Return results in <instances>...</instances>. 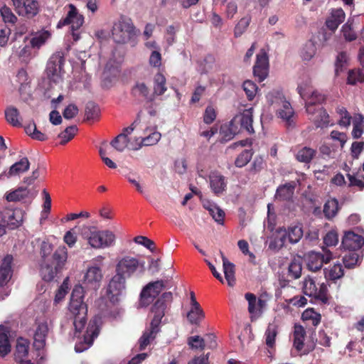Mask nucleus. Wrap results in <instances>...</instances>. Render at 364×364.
<instances>
[{"label":"nucleus","instance_id":"1","mask_svg":"<svg viewBox=\"0 0 364 364\" xmlns=\"http://www.w3.org/2000/svg\"><path fill=\"white\" fill-rule=\"evenodd\" d=\"M269 109L276 112L277 116L291 125L293 122L294 110L282 92L279 90H272L266 96Z\"/></svg>","mask_w":364,"mask_h":364},{"label":"nucleus","instance_id":"2","mask_svg":"<svg viewBox=\"0 0 364 364\" xmlns=\"http://www.w3.org/2000/svg\"><path fill=\"white\" fill-rule=\"evenodd\" d=\"M84 290L82 286L75 287L71 294L69 311L73 316V325L76 331H80L85 323L87 307L83 302Z\"/></svg>","mask_w":364,"mask_h":364},{"label":"nucleus","instance_id":"3","mask_svg":"<svg viewBox=\"0 0 364 364\" xmlns=\"http://www.w3.org/2000/svg\"><path fill=\"white\" fill-rule=\"evenodd\" d=\"M145 272V262L136 257L124 255L117 259L115 274L127 279Z\"/></svg>","mask_w":364,"mask_h":364},{"label":"nucleus","instance_id":"4","mask_svg":"<svg viewBox=\"0 0 364 364\" xmlns=\"http://www.w3.org/2000/svg\"><path fill=\"white\" fill-rule=\"evenodd\" d=\"M82 237L93 248L104 249L114 245L116 236L109 230H97L92 227H85L82 232Z\"/></svg>","mask_w":364,"mask_h":364},{"label":"nucleus","instance_id":"5","mask_svg":"<svg viewBox=\"0 0 364 364\" xmlns=\"http://www.w3.org/2000/svg\"><path fill=\"white\" fill-rule=\"evenodd\" d=\"M113 40L117 43H126L135 36V27L129 18H120L116 21L112 29Z\"/></svg>","mask_w":364,"mask_h":364},{"label":"nucleus","instance_id":"6","mask_svg":"<svg viewBox=\"0 0 364 364\" xmlns=\"http://www.w3.org/2000/svg\"><path fill=\"white\" fill-rule=\"evenodd\" d=\"M52 329V324L48 322L47 320L38 322L33 332V348L38 351L37 356L39 357L38 364H41L44 359L43 353L41 352L43 350L46 344V339L48 334Z\"/></svg>","mask_w":364,"mask_h":364},{"label":"nucleus","instance_id":"7","mask_svg":"<svg viewBox=\"0 0 364 364\" xmlns=\"http://www.w3.org/2000/svg\"><path fill=\"white\" fill-rule=\"evenodd\" d=\"M83 23V16L78 12L74 5L70 4L69 11H68L66 17L59 21L58 27H61L64 25H70L73 40L77 41L80 38L81 27Z\"/></svg>","mask_w":364,"mask_h":364},{"label":"nucleus","instance_id":"8","mask_svg":"<svg viewBox=\"0 0 364 364\" xmlns=\"http://www.w3.org/2000/svg\"><path fill=\"white\" fill-rule=\"evenodd\" d=\"M172 301L173 294L171 291H165L158 297L151 308V312L153 314L151 326H160L161 320Z\"/></svg>","mask_w":364,"mask_h":364},{"label":"nucleus","instance_id":"9","mask_svg":"<svg viewBox=\"0 0 364 364\" xmlns=\"http://www.w3.org/2000/svg\"><path fill=\"white\" fill-rule=\"evenodd\" d=\"M172 301L173 294L171 291H165L158 297L151 308V312L153 314L151 326H160L161 320Z\"/></svg>","mask_w":364,"mask_h":364},{"label":"nucleus","instance_id":"10","mask_svg":"<svg viewBox=\"0 0 364 364\" xmlns=\"http://www.w3.org/2000/svg\"><path fill=\"white\" fill-rule=\"evenodd\" d=\"M100 324L101 318L100 316H95L90 321L83 338H80L75 344V350L77 353H82L92 345L94 339L99 334Z\"/></svg>","mask_w":364,"mask_h":364},{"label":"nucleus","instance_id":"11","mask_svg":"<svg viewBox=\"0 0 364 364\" xmlns=\"http://www.w3.org/2000/svg\"><path fill=\"white\" fill-rule=\"evenodd\" d=\"M303 291L306 296L313 297L321 304H326L328 301L327 285L321 283L318 287L315 281L310 277H306L303 282Z\"/></svg>","mask_w":364,"mask_h":364},{"label":"nucleus","instance_id":"12","mask_svg":"<svg viewBox=\"0 0 364 364\" xmlns=\"http://www.w3.org/2000/svg\"><path fill=\"white\" fill-rule=\"evenodd\" d=\"M168 281L156 280L148 283L140 294V306L146 307L152 303L159 294L166 289Z\"/></svg>","mask_w":364,"mask_h":364},{"label":"nucleus","instance_id":"13","mask_svg":"<svg viewBox=\"0 0 364 364\" xmlns=\"http://www.w3.org/2000/svg\"><path fill=\"white\" fill-rule=\"evenodd\" d=\"M64 63L65 59L61 52H57L50 56L47 63L46 73L51 81L57 83L62 80Z\"/></svg>","mask_w":364,"mask_h":364},{"label":"nucleus","instance_id":"14","mask_svg":"<svg viewBox=\"0 0 364 364\" xmlns=\"http://www.w3.org/2000/svg\"><path fill=\"white\" fill-rule=\"evenodd\" d=\"M333 258L331 252L326 247L322 248V252H310L305 257L308 269L312 272L319 270L324 263L329 262Z\"/></svg>","mask_w":364,"mask_h":364},{"label":"nucleus","instance_id":"15","mask_svg":"<svg viewBox=\"0 0 364 364\" xmlns=\"http://www.w3.org/2000/svg\"><path fill=\"white\" fill-rule=\"evenodd\" d=\"M126 288V279L115 274L111 279L107 289V295L113 304L118 302Z\"/></svg>","mask_w":364,"mask_h":364},{"label":"nucleus","instance_id":"16","mask_svg":"<svg viewBox=\"0 0 364 364\" xmlns=\"http://www.w3.org/2000/svg\"><path fill=\"white\" fill-rule=\"evenodd\" d=\"M23 221V212L20 209H8L2 213V222L0 224V236L5 233V225L14 228L21 225Z\"/></svg>","mask_w":364,"mask_h":364},{"label":"nucleus","instance_id":"17","mask_svg":"<svg viewBox=\"0 0 364 364\" xmlns=\"http://www.w3.org/2000/svg\"><path fill=\"white\" fill-rule=\"evenodd\" d=\"M102 279V270L99 267L92 266L87 269L83 279V285L88 289L97 290Z\"/></svg>","mask_w":364,"mask_h":364},{"label":"nucleus","instance_id":"18","mask_svg":"<svg viewBox=\"0 0 364 364\" xmlns=\"http://www.w3.org/2000/svg\"><path fill=\"white\" fill-rule=\"evenodd\" d=\"M30 342L22 337L16 340L14 359L18 364H34L28 359Z\"/></svg>","mask_w":364,"mask_h":364},{"label":"nucleus","instance_id":"19","mask_svg":"<svg viewBox=\"0 0 364 364\" xmlns=\"http://www.w3.org/2000/svg\"><path fill=\"white\" fill-rule=\"evenodd\" d=\"M269 67V59L266 51L262 49L257 55V60L253 68L254 75L258 77L260 82L263 81L267 76Z\"/></svg>","mask_w":364,"mask_h":364},{"label":"nucleus","instance_id":"20","mask_svg":"<svg viewBox=\"0 0 364 364\" xmlns=\"http://www.w3.org/2000/svg\"><path fill=\"white\" fill-rule=\"evenodd\" d=\"M364 245V238L353 231H348L342 239V246L349 250H356Z\"/></svg>","mask_w":364,"mask_h":364},{"label":"nucleus","instance_id":"21","mask_svg":"<svg viewBox=\"0 0 364 364\" xmlns=\"http://www.w3.org/2000/svg\"><path fill=\"white\" fill-rule=\"evenodd\" d=\"M13 257L10 255H6L0 261V286L6 285L11 279Z\"/></svg>","mask_w":364,"mask_h":364},{"label":"nucleus","instance_id":"22","mask_svg":"<svg viewBox=\"0 0 364 364\" xmlns=\"http://www.w3.org/2000/svg\"><path fill=\"white\" fill-rule=\"evenodd\" d=\"M209 184L211 191L217 196L222 194L226 189L225 178L218 171H212L209 175Z\"/></svg>","mask_w":364,"mask_h":364},{"label":"nucleus","instance_id":"23","mask_svg":"<svg viewBox=\"0 0 364 364\" xmlns=\"http://www.w3.org/2000/svg\"><path fill=\"white\" fill-rule=\"evenodd\" d=\"M159 331L160 326H151L150 323L149 327L145 329L139 339V349L140 350L146 349L154 341Z\"/></svg>","mask_w":364,"mask_h":364},{"label":"nucleus","instance_id":"24","mask_svg":"<svg viewBox=\"0 0 364 364\" xmlns=\"http://www.w3.org/2000/svg\"><path fill=\"white\" fill-rule=\"evenodd\" d=\"M132 94L139 100L149 102L154 100V95L150 92L149 88L144 82H136L132 90Z\"/></svg>","mask_w":364,"mask_h":364},{"label":"nucleus","instance_id":"25","mask_svg":"<svg viewBox=\"0 0 364 364\" xmlns=\"http://www.w3.org/2000/svg\"><path fill=\"white\" fill-rule=\"evenodd\" d=\"M309 119L314 122L317 128H324L330 125L329 115L327 112L321 107L316 108L314 114H309Z\"/></svg>","mask_w":364,"mask_h":364},{"label":"nucleus","instance_id":"26","mask_svg":"<svg viewBox=\"0 0 364 364\" xmlns=\"http://www.w3.org/2000/svg\"><path fill=\"white\" fill-rule=\"evenodd\" d=\"M37 192L27 188H19L6 196L8 201H20L25 199L31 200L36 196Z\"/></svg>","mask_w":364,"mask_h":364},{"label":"nucleus","instance_id":"27","mask_svg":"<svg viewBox=\"0 0 364 364\" xmlns=\"http://www.w3.org/2000/svg\"><path fill=\"white\" fill-rule=\"evenodd\" d=\"M234 122L235 123H240L241 128L245 129L248 133H253L252 108L245 109L242 113L237 115L234 119Z\"/></svg>","mask_w":364,"mask_h":364},{"label":"nucleus","instance_id":"28","mask_svg":"<svg viewBox=\"0 0 364 364\" xmlns=\"http://www.w3.org/2000/svg\"><path fill=\"white\" fill-rule=\"evenodd\" d=\"M16 12L20 16L33 17L38 12V3L36 0H24Z\"/></svg>","mask_w":364,"mask_h":364},{"label":"nucleus","instance_id":"29","mask_svg":"<svg viewBox=\"0 0 364 364\" xmlns=\"http://www.w3.org/2000/svg\"><path fill=\"white\" fill-rule=\"evenodd\" d=\"M346 14L342 9H337L333 10L331 16L326 21V26L331 31L334 32L338 26L345 20Z\"/></svg>","mask_w":364,"mask_h":364},{"label":"nucleus","instance_id":"30","mask_svg":"<svg viewBox=\"0 0 364 364\" xmlns=\"http://www.w3.org/2000/svg\"><path fill=\"white\" fill-rule=\"evenodd\" d=\"M220 255L223 260V272L225 279L228 286L233 287L235 284V265L227 259L222 251H220Z\"/></svg>","mask_w":364,"mask_h":364},{"label":"nucleus","instance_id":"31","mask_svg":"<svg viewBox=\"0 0 364 364\" xmlns=\"http://www.w3.org/2000/svg\"><path fill=\"white\" fill-rule=\"evenodd\" d=\"M30 163L27 157H23L18 161L14 163L7 172V178L18 176L29 169Z\"/></svg>","mask_w":364,"mask_h":364},{"label":"nucleus","instance_id":"32","mask_svg":"<svg viewBox=\"0 0 364 364\" xmlns=\"http://www.w3.org/2000/svg\"><path fill=\"white\" fill-rule=\"evenodd\" d=\"M60 270L53 262L50 264L44 260L41 264L40 273L43 280L50 282L55 278Z\"/></svg>","mask_w":364,"mask_h":364},{"label":"nucleus","instance_id":"33","mask_svg":"<svg viewBox=\"0 0 364 364\" xmlns=\"http://www.w3.org/2000/svg\"><path fill=\"white\" fill-rule=\"evenodd\" d=\"M304 100L307 113L314 114V110L317 108L316 105L322 103L325 100V97L318 91L314 90Z\"/></svg>","mask_w":364,"mask_h":364},{"label":"nucleus","instance_id":"34","mask_svg":"<svg viewBox=\"0 0 364 364\" xmlns=\"http://www.w3.org/2000/svg\"><path fill=\"white\" fill-rule=\"evenodd\" d=\"M51 33L48 31L42 30L32 34L29 41L31 48L38 49L50 38Z\"/></svg>","mask_w":364,"mask_h":364},{"label":"nucleus","instance_id":"35","mask_svg":"<svg viewBox=\"0 0 364 364\" xmlns=\"http://www.w3.org/2000/svg\"><path fill=\"white\" fill-rule=\"evenodd\" d=\"M144 136L142 137V144L144 146H153L156 144L161 139V134L156 131V128L147 127L144 130Z\"/></svg>","mask_w":364,"mask_h":364},{"label":"nucleus","instance_id":"36","mask_svg":"<svg viewBox=\"0 0 364 364\" xmlns=\"http://www.w3.org/2000/svg\"><path fill=\"white\" fill-rule=\"evenodd\" d=\"M9 331L0 326V356L4 357L11 352V344L9 338Z\"/></svg>","mask_w":364,"mask_h":364},{"label":"nucleus","instance_id":"37","mask_svg":"<svg viewBox=\"0 0 364 364\" xmlns=\"http://www.w3.org/2000/svg\"><path fill=\"white\" fill-rule=\"evenodd\" d=\"M352 124V137L353 139L360 138L364 132V115L360 113L355 114L353 116Z\"/></svg>","mask_w":364,"mask_h":364},{"label":"nucleus","instance_id":"38","mask_svg":"<svg viewBox=\"0 0 364 364\" xmlns=\"http://www.w3.org/2000/svg\"><path fill=\"white\" fill-rule=\"evenodd\" d=\"M187 319L193 325H198L205 318V313L200 304L191 306L187 313Z\"/></svg>","mask_w":364,"mask_h":364},{"label":"nucleus","instance_id":"39","mask_svg":"<svg viewBox=\"0 0 364 364\" xmlns=\"http://www.w3.org/2000/svg\"><path fill=\"white\" fill-rule=\"evenodd\" d=\"M245 298L248 302V311L251 316H256L259 314V308H261L264 304V301L261 299H257L256 296L252 293H246Z\"/></svg>","mask_w":364,"mask_h":364},{"label":"nucleus","instance_id":"40","mask_svg":"<svg viewBox=\"0 0 364 364\" xmlns=\"http://www.w3.org/2000/svg\"><path fill=\"white\" fill-rule=\"evenodd\" d=\"M306 331L301 325H295L294 331V347L298 352L305 353L304 350Z\"/></svg>","mask_w":364,"mask_h":364},{"label":"nucleus","instance_id":"41","mask_svg":"<svg viewBox=\"0 0 364 364\" xmlns=\"http://www.w3.org/2000/svg\"><path fill=\"white\" fill-rule=\"evenodd\" d=\"M5 118L7 122L14 127L22 126L23 119L15 107L10 106L5 109Z\"/></svg>","mask_w":364,"mask_h":364},{"label":"nucleus","instance_id":"42","mask_svg":"<svg viewBox=\"0 0 364 364\" xmlns=\"http://www.w3.org/2000/svg\"><path fill=\"white\" fill-rule=\"evenodd\" d=\"M153 89L154 92L152 93V95H154V97L155 95H162L167 90L166 77L161 73H156L154 77Z\"/></svg>","mask_w":364,"mask_h":364},{"label":"nucleus","instance_id":"43","mask_svg":"<svg viewBox=\"0 0 364 364\" xmlns=\"http://www.w3.org/2000/svg\"><path fill=\"white\" fill-rule=\"evenodd\" d=\"M284 232L282 237L287 236L291 244L297 243L303 236V230L300 225H291L287 230H284Z\"/></svg>","mask_w":364,"mask_h":364},{"label":"nucleus","instance_id":"44","mask_svg":"<svg viewBox=\"0 0 364 364\" xmlns=\"http://www.w3.org/2000/svg\"><path fill=\"white\" fill-rule=\"evenodd\" d=\"M324 276L327 280L335 281L341 278L343 274V269L340 263L334 264L328 268L324 269Z\"/></svg>","mask_w":364,"mask_h":364},{"label":"nucleus","instance_id":"45","mask_svg":"<svg viewBox=\"0 0 364 364\" xmlns=\"http://www.w3.org/2000/svg\"><path fill=\"white\" fill-rule=\"evenodd\" d=\"M338 210V201L336 198H331L325 203L323 214L327 219L331 220L337 215Z\"/></svg>","mask_w":364,"mask_h":364},{"label":"nucleus","instance_id":"46","mask_svg":"<svg viewBox=\"0 0 364 364\" xmlns=\"http://www.w3.org/2000/svg\"><path fill=\"white\" fill-rule=\"evenodd\" d=\"M336 112L339 117L338 124L340 127L348 128L351 123L353 117L350 114L346 107L342 106H338L336 109Z\"/></svg>","mask_w":364,"mask_h":364},{"label":"nucleus","instance_id":"47","mask_svg":"<svg viewBox=\"0 0 364 364\" xmlns=\"http://www.w3.org/2000/svg\"><path fill=\"white\" fill-rule=\"evenodd\" d=\"M68 259V250L65 246L59 247L53 255V263L61 269Z\"/></svg>","mask_w":364,"mask_h":364},{"label":"nucleus","instance_id":"48","mask_svg":"<svg viewBox=\"0 0 364 364\" xmlns=\"http://www.w3.org/2000/svg\"><path fill=\"white\" fill-rule=\"evenodd\" d=\"M204 208L207 209L210 214L212 215L213 218L218 223L221 224L223 222L225 213L224 211L218 207L215 204H213L210 203H205Z\"/></svg>","mask_w":364,"mask_h":364},{"label":"nucleus","instance_id":"49","mask_svg":"<svg viewBox=\"0 0 364 364\" xmlns=\"http://www.w3.org/2000/svg\"><path fill=\"white\" fill-rule=\"evenodd\" d=\"M297 91L303 100H306L308 95L314 91L311 79L307 77L302 80L298 85Z\"/></svg>","mask_w":364,"mask_h":364},{"label":"nucleus","instance_id":"50","mask_svg":"<svg viewBox=\"0 0 364 364\" xmlns=\"http://www.w3.org/2000/svg\"><path fill=\"white\" fill-rule=\"evenodd\" d=\"M316 47L315 43L309 41L302 47L300 55L304 60H310L316 54Z\"/></svg>","mask_w":364,"mask_h":364},{"label":"nucleus","instance_id":"51","mask_svg":"<svg viewBox=\"0 0 364 364\" xmlns=\"http://www.w3.org/2000/svg\"><path fill=\"white\" fill-rule=\"evenodd\" d=\"M302 271L301 262L299 259H293L289 265V275L293 279H298L301 277Z\"/></svg>","mask_w":364,"mask_h":364},{"label":"nucleus","instance_id":"52","mask_svg":"<svg viewBox=\"0 0 364 364\" xmlns=\"http://www.w3.org/2000/svg\"><path fill=\"white\" fill-rule=\"evenodd\" d=\"M294 189V186L291 185L282 186L277 188L276 197L281 200H289L292 197Z\"/></svg>","mask_w":364,"mask_h":364},{"label":"nucleus","instance_id":"53","mask_svg":"<svg viewBox=\"0 0 364 364\" xmlns=\"http://www.w3.org/2000/svg\"><path fill=\"white\" fill-rule=\"evenodd\" d=\"M301 318L304 321H311L313 326H317L321 321L320 314L316 312L313 309H306L301 315Z\"/></svg>","mask_w":364,"mask_h":364},{"label":"nucleus","instance_id":"54","mask_svg":"<svg viewBox=\"0 0 364 364\" xmlns=\"http://www.w3.org/2000/svg\"><path fill=\"white\" fill-rule=\"evenodd\" d=\"M316 151L313 149L304 147L296 154L298 161L309 163L314 156Z\"/></svg>","mask_w":364,"mask_h":364},{"label":"nucleus","instance_id":"55","mask_svg":"<svg viewBox=\"0 0 364 364\" xmlns=\"http://www.w3.org/2000/svg\"><path fill=\"white\" fill-rule=\"evenodd\" d=\"M129 138H126L120 134L115 137L111 142V145L118 151H123L126 148H129Z\"/></svg>","mask_w":364,"mask_h":364},{"label":"nucleus","instance_id":"56","mask_svg":"<svg viewBox=\"0 0 364 364\" xmlns=\"http://www.w3.org/2000/svg\"><path fill=\"white\" fill-rule=\"evenodd\" d=\"M77 132V128L75 125L67 127L64 132L58 134V137L61 139L60 144H65L71 140Z\"/></svg>","mask_w":364,"mask_h":364},{"label":"nucleus","instance_id":"57","mask_svg":"<svg viewBox=\"0 0 364 364\" xmlns=\"http://www.w3.org/2000/svg\"><path fill=\"white\" fill-rule=\"evenodd\" d=\"M252 156L251 150H244L235 159V164L237 167L242 168L247 165Z\"/></svg>","mask_w":364,"mask_h":364},{"label":"nucleus","instance_id":"58","mask_svg":"<svg viewBox=\"0 0 364 364\" xmlns=\"http://www.w3.org/2000/svg\"><path fill=\"white\" fill-rule=\"evenodd\" d=\"M243 90L249 100H252L257 92V86L251 80H246L243 83Z\"/></svg>","mask_w":364,"mask_h":364},{"label":"nucleus","instance_id":"59","mask_svg":"<svg viewBox=\"0 0 364 364\" xmlns=\"http://www.w3.org/2000/svg\"><path fill=\"white\" fill-rule=\"evenodd\" d=\"M341 32L344 38L348 41H352L356 39L357 36L353 31L352 23L348 20L341 28Z\"/></svg>","mask_w":364,"mask_h":364},{"label":"nucleus","instance_id":"60","mask_svg":"<svg viewBox=\"0 0 364 364\" xmlns=\"http://www.w3.org/2000/svg\"><path fill=\"white\" fill-rule=\"evenodd\" d=\"M100 114L99 107L94 103H88L85 107V119L87 120L95 119Z\"/></svg>","mask_w":364,"mask_h":364},{"label":"nucleus","instance_id":"61","mask_svg":"<svg viewBox=\"0 0 364 364\" xmlns=\"http://www.w3.org/2000/svg\"><path fill=\"white\" fill-rule=\"evenodd\" d=\"M1 16L5 23L14 24L17 21V17L13 14L10 8L4 6L0 9Z\"/></svg>","mask_w":364,"mask_h":364},{"label":"nucleus","instance_id":"62","mask_svg":"<svg viewBox=\"0 0 364 364\" xmlns=\"http://www.w3.org/2000/svg\"><path fill=\"white\" fill-rule=\"evenodd\" d=\"M348 61V55L345 52H341L338 54L336 61V74L338 75L342 72Z\"/></svg>","mask_w":364,"mask_h":364},{"label":"nucleus","instance_id":"63","mask_svg":"<svg viewBox=\"0 0 364 364\" xmlns=\"http://www.w3.org/2000/svg\"><path fill=\"white\" fill-rule=\"evenodd\" d=\"M250 24V19L248 18H242L237 23L235 28L234 34L236 38L240 37L247 29Z\"/></svg>","mask_w":364,"mask_h":364},{"label":"nucleus","instance_id":"64","mask_svg":"<svg viewBox=\"0 0 364 364\" xmlns=\"http://www.w3.org/2000/svg\"><path fill=\"white\" fill-rule=\"evenodd\" d=\"M359 257L355 252H350L343 257L345 267L350 269L353 268L358 262Z\"/></svg>","mask_w":364,"mask_h":364}]
</instances>
